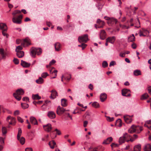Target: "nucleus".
I'll list each match as a JSON object with an SVG mask.
<instances>
[{"mask_svg":"<svg viewBox=\"0 0 151 151\" xmlns=\"http://www.w3.org/2000/svg\"><path fill=\"white\" fill-rule=\"evenodd\" d=\"M21 13V11L19 10H15L12 12V14L13 15L12 19V22L14 23L21 24L22 23V19L23 16L22 15H18Z\"/></svg>","mask_w":151,"mask_h":151,"instance_id":"obj_1","label":"nucleus"},{"mask_svg":"<svg viewBox=\"0 0 151 151\" xmlns=\"http://www.w3.org/2000/svg\"><path fill=\"white\" fill-rule=\"evenodd\" d=\"M142 130V127L139 126H135L133 125L129 129L128 132L129 133H132L136 132L137 133H139Z\"/></svg>","mask_w":151,"mask_h":151,"instance_id":"obj_2","label":"nucleus"},{"mask_svg":"<svg viewBox=\"0 0 151 151\" xmlns=\"http://www.w3.org/2000/svg\"><path fill=\"white\" fill-rule=\"evenodd\" d=\"M88 40V36L87 34L79 36L78 38V41L80 43H86Z\"/></svg>","mask_w":151,"mask_h":151,"instance_id":"obj_3","label":"nucleus"},{"mask_svg":"<svg viewBox=\"0 0 151 151\" xmlns=\"http://www.w3.org/2000/svg\"><path fill=\"white\" fill-rule=\"evenodd\" d=\"M130 92L129 89L124 88L122 90V96L128 97L131 96Z\"/></svg>","mask_w":151,"mask_h":151,"instance_id":"obj_4","label":"nucleus"},{"mask_svg":"<svg viewBox=\"0 0 151 151\" xmlns=\"http://www.w3.org/2000/svg\"><path fill=\"white\" fill-rule=\"evenodd\" d=\"M65 110L63 107L58 106L56 110L57 114L58 115H61L63 114L65 111Z\"/></svg>","mask_w":151,"mask_h":151,"instance_id":"obj_5","label":"nucleus"},{"mask_svg":"<svg viewBox=\"0 0 151 151\" xmlns=\"http://www.w3.org/2000/svg\"><path fill=\"white\" fill-rule=\"evenodd\" d=\"M44 130L48 132H50L52 129V126L50 124H48L43 126Z\"/></svg>","mask_w":151,"mask_h":151,"instance_id":"obj_6","label":"nucleus"},{"mask_svg":"<svg viewBox=\"0 0 151 151\" xmlns=\"http://www.w3.org/2000/svg\"><path fill=\"white\" fill-rule=\"evenodd\" d=\"M47 116L50 119H54L56 117L55 113L53 111H50L48 112Z\"/></svg>","mask_w":151,"mask_h":151,"instance_id":"obj_7","label":"nucleus"},{"mask_svg":"<svg viewBox=\"0 0 151 151\" xmlns=\"http://www.w3.org/2000/svg\"><path fill=\"white\" fill-rule=\"evenodd\" d=\"M30 44L29 39L28 38H26L24 40L23 42L22 43V45L24 47L30 45Z\"/></svg>","mask_w":151,"mask_h":151,"instance_id":"obj_8","label":"nucleus"},{"mask_svg":"<svg viewBox=\"0 0 151 151\" xmlns=\"http://www.w3.org/2000/svg\"><path fill=\"white\" fill-rule=\"evenodd\" d=\"M51 92L52 93L50 97L51 99H54L58 96L57 92L56 91L53 90L51 91Z\"/></svg>","mask_w":151,"mask_h":151,"instance_id":"obj_9","label":"nucleus"},{"mask_svg":"<svg viewBox=\"0 0 151 151\" xmlns=\"http://www.w3.org/2000/svg\"><path fill=\"white\" fill-rule=\"evenodd\" d=\"M106 33L104 30H102L101 31L100 34V37L101 40H104L106 38Z\"/></svg>","mask_w":151,"mask_h":151,"instance_id":"obj_10","label":"nucleus"},{"mask_svg":"<svg viewBox=\"0 0 151 151\" xmlns=\"http://www.w3.org/2000/svg\"><path fill=\"white\" fill-rule=\"evenodd\" d=\"M115 38V37L114 36L109 37L106 39V41L113 44L114 42Z\"/></svg>","mask_w":151,"mask_h":151,"instance_id":"obj_11","label":"nucleus"},{"mask_svg":"<svg viewBox=\"0 0 151 151\" xmlns=\"http://www.w3.org/2000/svg\"><path fill=\"white\" fill-rule=\"evenodd\" d=\"M21 65L24 68H28L29 67L30 65V63H27L23 60L21 61Z\"/></svg>","mask_w":151,"mask_h":151,"instance_id":"obj_12","label":"nucleus"},{"mask_svg":"<svg viewBox=\"0 0 151 151\" xmlns=\"http://www.w3.org/2000/svg\"><path fill=\"white\" fill-rule=\"evenodd\" d=\"M106 98L107 95L105 93H102L100 95V99L102 102L104 101Z\"/></svg>","mask_w":151,"mask_h":151,"instance_id":"obj_13","label":"nucleus"},{"mask_svg":"<svg viewBox=\"0 0 151 151\" xmlns=\"http://www.w3.org/2000/svg\"><path fill=\"white\" fill-rule=\"evenodd\" d=\"M113 138L111 137L108 138L106 139L103 142V144H109L112 141Z\"/></svg>","mask_w":151,"mask_h":151,"instance_id":"obj_14","label":"nucleus"},{"mask_svg":"<svg viewBox=\"0 0 151 151\" xmlns=\"http://www.w3.org/2000/svg\"><path fill=\"white\" fill-rule=\"evenodd\" d=\"M30 120L32 124L34 125H37L38 124L37 121L35 118L33 116L30 117Z\"/></svg>","mask_w":151,"mask_h":151,"instance_id":"obj_15","label":"nucleus"},{"mask_svg":"<svg viewBox=\"0 0 151 151\" xmlns=\"http://www.w3.org/2000/svg\"><path fill=\"white\" fill-rule=\"evenodd\" d=\"M0 29L2 30L7 31V27L6 24L5 23H0Z\"/></svg>","mask_w":151,"mask_h":151,"instance_id":"obj_16","label":"nucleus"},{"mask_svg":"<svg viewBox=\"0 0 151 151\" xmlns=\"http://www.w3.org/2000/svg\"><path fill=\"white\" fill-rule=\"evenodd\" d=\"M30 55L33 57H35L36 54V48L32 47L30 51Z\"/></svg>","mask_w":151,"mask_h":151,"instance_id":"obj_17","label":"nucleus"},{"mask_svg":"<svg viewBox=\"0 0 151 151\" xmlns=\"http://www.w3.org/2000/svg\"><path fill=\"white\" fill-rule=\"evenodd\" d=\"M124 118L125 122L127 123H130L132 121V119L129 116H124Z\"/></svg>","mask_w":151,"mask_h":151,"instance_id":"obj_18","label":"nucleus"},{"mask_svg":"<svg viewBox=\"0 0 151 151\" xmlns=\"http://www.w3.org/2000/svg\"><path fill=\"white\" fill-rule=\"evenodd\" d=\"M16 94L18 95H22L24 94V91L22 89H19L17 90L16 93Z\"/></svg>","mask_w":151,"mask_h":151,"instance_id":"obj_19","label":"nucleus"},{"mask_svg":"<svg viewBox=\"0 0 151 151\" xmlns=\"http://www.w3.org/2000/svg\"><path fill=\"white\" fill-rule=\"evenodd\" d=\"M144 151H151V145L149 144H146L144 148Z\"/></svg>","mask_w":151,"mask_h":151,"instance_id":"obj_20","label":"nucleus"},{"mask_svg":"<svg viewBox=\"0 0 151 151\" xmlns=\"http://www.w3.org/2000/svg\"><path fill=\"white\" fill-rule=\"evenodd\" d=\"M17 55L19 58H21L24 55V52L23 51H20L17 52Z\"/></svg>","mask_w":151,"mask_h":151,"instance_id":"obj_21","label":"nucleus"},{"mask_svg":"<svg viewBox=\"0 0 151 151\" xmlns=\"http://www.w3.org/2000/svg\"><path fill=\"white\" fill-rule=\"evenodd\" d=\"M61 105L63 107H65L67 105V101L66 99H63L61 100Z\"/></svg>","mask_w":151,"mask_h":151,"instance_id":"obj_22","label":"nucleus"},{"mask_svg":"<svg viewBox=\"0 0 151 151\" xmlns=\"http://www.w3.org/2000/svg\"><path fill=\"white\" fill-rule=\"evenodd\" d=\"M55 47L56 51H59L60 50V44L58 42L55 43Z\"/></svg>","mask_w":151,"mask_h":151,"instance_id":"obj_23","label":"nucleus"},{"mask_svg":"<svg viewBox=\"0 0 151 151\" xmlns=\"http://www.w3.org/2000/svg\"><path fill=\"white\" fill-rule=\"evenodd\" d=\"M125 140V138L123 135L122 137H121L119 138V141L120 144H122V143H124Z\"/></svg>","mask_w":151,"mask_h":151,"instance_id":"obj_24","label":"nucleus"},{"mask_svg":"<svg viewBox=\"0 0 151 151\" xmlns=\"http://www.w3.org/2000/svg\"><path fill=\"white\" fill-rule=\"evenodd\" d=\"M49 145L50 146V147L52 149H53L56 145V142L54 140H52L49 143Z\"/></svg>","mask_w":151,"mask_h":151,"instance_id":"obj_25","label":"nucleus"},{"mask_svg":"<svg viewBox=\"0 0 151 151\" xmlns=\"http://www.w3.org/2000/svg\"><path fill=\"white\" fill-rule=\"evenodd\" d=\"M0 56L3 59L5 58L6 56V55L4 52V50L2 49H0Z\"/></svg>","mask_w":151,"mask_h":151,"instance_id":"obj_26","label":"nucleus"},{"mask_svg":"<svg viewBox=\"0 0 151 151\" xmlns=\"http://www.w3.org/2000/svg\"><path fill=\"white\" fill-rule=\"evenodd\" d=\"M135 37L133 34L129 37L128 38V41L129 42H132L135 40Z\"/></svg>","mask_w":151,"mask_h":151,"instance_id":"obj_27","label":"nucleus"},{"mask_svg":"<svg viewBox=\"0 0 151 151\" xmlns=\"http://www.w3.org/2000/svg\"><path fill=\"white\" fill-rule=\"evenodd\" d=\"M11 122H9V124L15 125L16 123V120L14 117H12L11 120Z\"/></svg>","mask_w":151,"mask_h":151,"instance_id":"obj_28","label":"nucleus"},{"mask_svg":"<svg viewBox=\"0 0 151 151\" xmlns=\"http://www.w3.org/2000/svg\"><path fill=\"white\" fill-rule=\"evenodd\" d=\"M19 141L20 143L23 145L24 144L25 142V139L23 137H19L18 139H17Z\"/></svg>","mask_w":151,"mask_h":151,"instance_id":"obj_29","label":"nucleus"},{"mask_svg":"<svg viewBox=\"0 0 151 151\" xmlns=\"http://www.w3.org/2000/svg\"><path fill=\"white\" fill-rule=\"evenodd\" d=\"M32 98L34 100H39L41 99V97L39 96L38 94H33L32 95Z\"/></svg>","mask_w":151,"mask_h":151,"instance_id":"obj_30","label":"nucleus"},{"mask_svg":"<svg viewBox=\"0 0 151 151\" xmlns=\"http://www.w3.org/2000/svg\"><path fill=\"white\" fill-rule=\"evenodd\" d=\"M36 82L38 84H41L42 83L44 82L43 79L41 77H40L36 81Z\"/></svg>","mask_w":151,"mask_h":151,"instance_id":"obj_31","label":"nucleus"},{"mask_svg":"<svg viewBox=\"0 0 151 151\" xmlns=\"http://www.w3.org/2000/svg\"><path fill=\"white\" fill-rule=\"evenodd\" d=\"M134 149L137 150V151H140L141 150V145L140 144L135 145L134 148Z\"/></svg>","mask_w":151,"mask_h":151,"instance_id":"obj_32","label":"nucleus"},{"mask_svg":"<svg viewBox=\"0 0 151 151\" xmlns=\"http://www.w3.org/2000/svg\"><path fill=\"white\" fill-rule=\"evenodd\" d=\"M92 106L95 108H98L99 107V104L97 102H94L92 104Z\"/></svg>","mask_w":151,"mask_h":151,"instance_id":"obj_33","label":"nucleus"},{"mask_svg":"<svg viewBox=\"0 0 151 151\" xmlns=\"http://www.w3.org/2000/svg\"><path fill=\"white\" fill-rule=\"evenodd\" d=\"M134 74L135 76H138L141 75V72L139 70H136L134 71Z\"/></svg>","mask_w":151,"mask_h":151,"instance_id":"obj_34","label":"nucleus"},{"mask_svg":"<svg viewBox=\"0 0 151 151\" xmlns=\"http://www.w3.org/2000/svg\"><path fill=\"white\" fill-rule=\"evenodd\" d=\"M22 133V131L21 128H18V134L17 136V139H18L20 137Z\"/></svg>","mask_w":151,"mask_h":151,"instance_id":"obj_35","label":"nucleus"},{"mask_svg":"<svg viewBox=\"0 0 151 151\" xmlns=\"http://www.w3.org/2000/svg\"><path fill=\"white\" fill-rule=\"evenodd\" d=\"M13 95L15 98L18 101H20L21 99V97L16 94V93H14Z\"/></svg>","mask_w":151,"mask_h":151,"instance_id":"obj_36","label":"nucleus"},{"mask_svg":"<svg viewBox=\"0 0 151 151\" xmlns=\"http://www.w3.org/2000/svg\"><path fill=\"white\" fill-rule=\"evenodd\" d=\"M149 96L147 93H145L143 94L141 98V100H144L147 99Z\"/></svg>","mask_w":151,"mask_h":151,"instance_id":"obj_37","label":"nucleus"},{"mask_svg":"<svg viewBox=\"0 0 151 151\" xmlns=\"http://www.w3.org/2000/svg\"><path fill=\"white\" fill-rule=\"evenodd\" d=\"M42 52V50L40 48H36V54L38 55H40Z\"/></svg>","mask_w":151,"mask_h":151,"instance_id":"obj_38","label":"nucleus"},{"mask_svg":"<svg viewBox=\"0 0 151 151\" xmlns=\"http://www.w3.org/2000/svg\"><path fill=\"white\" fill-rule=\"evenodd\" d=\"M21 106L22 108L24 109L27 108L29 107L28 104L25 103H22Z\"/></svg>","mask_w":151,"mask_h":151,"instance_id":"obj_39","label":"nucleus"},{"mask_svg":"<svg viewBox=\"0 0 151 151\" xmlns=\"http://www.w3.org/2000/svg\"><path fill=\"white\" fill-rule=\"evenodd\" d=\"M22 49L23 48L22 47V46L19 45L16 48L15 50V51L16 52H19L21 51V50H22Z\"/></svg>","mask_w":151,"mask_h":151,"instance_id":"obj_40","label":"nucleus"},{"mask_svg":"<svg viewBox=\"0 0 151 151\" xmlns=\"http://www.w3.org/2000/svg\"><path fill=\"white\" fill-rule=\"evenodd\" d=\"M123 135L124 137H125L126 139H127L128 138H130L131 137V136L127 133H125Z\"/></svg>","mask_w":151,"mask_h":151,"instance_id":"obj_41","label":"nucleus"},{"mask_svg":"<svg viewBox=\"0 0 151 151\" xmlns=\"http://www.w3.org/2000/svg\"><path fill=\"white\" fill-rule=\"evenodd\" d=\"M87 45L84 43H82L81 45H78V46L79 47H82V50H84L85 47L87 46Z\"/></svg>","mask_w":151,"mask_h":151,"instance_id":"obj_42","label":"nucleus"},{"mask_svg":"<svg viewBox=\"0 0 151 151\" xmlns=\"http://www.w3.org/2000/svg\"><path fill=\"white\" fill-rule=\"evenodd\" d=\"M2 131L3 135L6 134L7 133L6 128L5 127H2Z\"/></svg>","mask_w":151,"mask_h":151,"instance_id":"obj_43","label":"nucleus"},{"mask_svg":"<svg viewBox=\"0 0 151 151\" xmlns=\"http://www.w3.org/2000/svg\"><path fill=\"white\" fill-rule=\"evenodd\" d=\"M7 31H4L2 30V35L4 36H6V38H8L9 37V35L7 34L6 32Z\"/></svg>","mask_w":151,"mask_h":151,"instance_id":"obj_44","label":"nucleus"},{"mask_svg":"<svg viewBox=\"0 0 151 151\" xmlns=\"http://www.w3.org/2000/svg\"><path fill=\"white\" fill-rule=\"evenodd\" d=\"M102 66L104 68H105L107 67L108 64L107 62L106 61H104L102 63Z\"/></svg>","mask_w":151,"mask_h":151,"instance_id":"obj_45","label":"nucleus"},{"mask_svg":"<svg viewBox=\"0 0 151 151\" xmlns=\"http://www.w3.org/2000/svg\"><path fill=\"white\" fill-rule=\"evenodd\" d=\"M48 75V73L47 72H45L43 73L41 75V76L42 78H46L47 76Z\"/></svg>","mask_w":151,"mask_h":151,"instance_id":"obj_46","label":"nucleus"},{"mask_svg":"<svg viewBox=\"0 0 151 151\" xmlns=\"http://www.w3.org/2000/svg\"><path fill=\"white\" fill-rule=\"evenodd\" d=\"M13 61L14 64L16 65L18 64L19 63V60L15 58H14Z\"/></svg>","mask_w":151,"mask_h":151,"instance_id":"obj_47","label":"nucleus"},{"mask_svg":"<svg viewBox=\"0 0 151 151\" xmlns=\"http://www.w3.org/2000/svg\"><path fill=\"white\" fill-rule=\"evenodd\" d=\"M109 22H111V23L113 24H116L117 22V20L116 19L113 18L110 19V21H109Z\"/></svg>","mask_w":151,"mask_h":151,"instance_id":"obj_48","label":"nucleus"},{"mask_svg":"<svg viewBox=\"0 0 151 151\" xmlns=\"http://www.w3.org/2000/svg\"><path fill=\"white\" fill-rule=\"evenodd\" d=\"M142 32H143V33L146 35L149 34V32L147 30L145 29H142V30H141Z\"/></svg>","mask_w":151,"mask_h":151,"instance_id":"obj_49","label":"nucleus"},{"mask_svg":"<svg viewBox=\"0 0 151 151\" xmlns=\"http://www.w3.org/2000/svg\"><path fill=\"white\" fill-rule=\"evenodd\" d=\"M107 120L109 122H112L114 120V118L113 117L111 118L109 116H106Z\"/></svg>","mask_w":151,"mask_h":151,"instance_id":"obj_50","label":"nucleus"},{"mask_svg":"<svg viewBox=\"0 0 151 151\" xmlns=\"http://www.w3.org/2000/svg\"><path fill=\"white\" fill-rule=\"evenodd\" d=\"M139 33V35L140 37H145L146 36V35L145 34H144L141 30H140Z\"/></svg>","mask_w":151,"mask_h":151,"instance_id":"obj_51","label":"nucleus"},{"mask_svg":"<svg viewBox=\"0 0 151 151\" xmlns=\"http://www.w3.org/2000/svg\"><path fill=\"white\" fill-rule=\"evenodd\" d=\"M99 24L101 26L98 27L99 28H102L105 24V22L104 21H102Z\"/></svg>","mask_w":151,"mask_h":151,"instance_id":"obj_52","label":"nucleus"},{"mask_svg":"<svg viewBox=\"0 0 151 151\" xmlns=\"http://www.w3.org/2000/svg\"><path fill=\"white\" fill-rule=\"evenodd\" d=\"M17 120L19 122H20L21 123H23L24 122L23 119H22L21 117L19 116L17 117Z\"/></svg>","mask_w":151,"mask_h":151,"instance_id":"obj_53","label":"nucleus"},{"mask_svg":"<svg viewBox=\"0 0 151 151\" xmlns=\"http://www.w3.org/2000/svg\"><path fill=\"white\" fill-rule=\"evenodd\" d=\"M57 70H54L52 72V74H53V73H54L55 74V76H54V77H52L51 78H56V76H57Z\"/></svg>","mask_w":151,"mask_h":151,"instance_id":"obj_54","label":"nucleus"},{"mask_svg":"<svg viewBox=\"0 0 151 151\" xmlns=\"http://www.w3.org/2000/svg\"><path fill=\"white\" fill-rule=\"evenodd\" d=\"M116 122H117V123H119V126L121 127L122 125V120L120 119H119L117 120L116 121Z\"/></svg>","mask_w":151,"mask_h":151,"instance_id":"obj_55","label":"nucleus"},{"mask_svg":"<svg viewBox=\"0 0 151 151\" xmlns=\"http://www.w3.org/2000/svg\"><path fill=\"white\" fill-rule=\"evenodd\" d=\"M119 145L118 144H116L114 143H112L111 145L112 148L114 146L115 147H117L119 146Z\"/></svg>","mask_w":151,"mask_h":151,"instance_id":"obj_56","label":"nucleus"},{"mask_svg":"<svg viewBox=\"0 0 151 151\" xmlns=\"http://www.w3.org/2000/svg\"><path fill=\"white\" fill-rule=\"evenodd\" d=\"M116 64V62L114 61H111L109 65V66L110 67H111L112 65H114Z\"/></svg>","mask_w":151,"mask_h":151,"instance_id":"obj_57","label":"nucleus"},{"mask_svg":"<svg viewBox=\"0 0 151 151\" xmlns=\"http://www.w3.org/2000/svg\"><path fill=\"white\" fill-rule=\"evenodd\" d=\"M0 142L1 144H4V139L3 137H0Z\"/></svg>","mask_w":151,"mask_h":151,"instance_id":"obj_58","label":"nucleus"},{"mask_svg":"<svg viewBox=\"0 0 151 151\" xmlns=\"http://www.w3.org/2000/svg\"><path fill=\"white\" fill-rule=\"evenodd\" d=\"M56 62V61L54 60H52L50 63V65H52L53 64L55 63Z\"/></svg>","mask_w":151,"mask_h":151,"instance_id":"obj_59","label":"nucleus"},{"mask_svg":"<svg viewBox=\"0 0 151 151\" xmlns=\"http://www.w3.org/2000/svg\"><path fill=\"white\" fill-rule=\"evenodd\" d=\"M19 112L18 110H16L14 113V115L15 116L18 115L19 114Z\"/></svg>","mask_w":151,"mask_h":151,"instance_id":"obj_60","label":"nucleus"},{"mask_svg":"<svg viewBox=\"0 0 151 151\" xmlns=\"http://www.w3.org/2000/svg\"><path fill=\"white\" fill-rule=\"evenodd\" d=\"M145 127H147L150 130H151V126L147 124H145L144 125Z\"/></svg>","mask_w":151,"mask_h":151,"instance_id":"obj_61","label":"nucleus"},{"mask_svg":"<svg viewBox=\"0 0 151 151\" xmlns=\"http://www.w3.org/2000/svg\"><path fill=\"white\" fill-rule=\"evenodd\" d=\"M22 100L23 101H29V98L28 97H24L22 98Z\"/></svg>","mask_w":151,"mask_h":151,"instance_id":"obj_62","label":"nucleus"},{"mask_svg":"<svg viewBox=\"0 0 151 151\" xmlns=\"http://www.w3.org/2000/svg\"><path fill=\"white\" fill-rule=\"evenodd\" d=\"M25 151H33L31 148H27L25 150Z\"/></svg>","mask_w":151,"mask_h":151,"instance_id":"obj_63","label":"nucleus"},{"mask_svg":"<svg viewBox=\"0 0 151 151\" xmlns=\"http://www.w3.org/2000/svg\"><path fill=\"white\" fill-rule=\"evenodd\" d=\"M147 89L149 93L151 92V86H149L148 87Z\"/></svg>","mask_w":151,"mask_h":151,"instance_id":"obj_64","label":"nucleus"}]
</instances>
